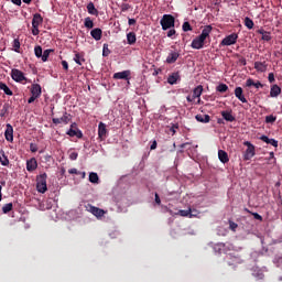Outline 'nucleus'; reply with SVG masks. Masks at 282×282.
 I'll list each match as a JSON object with an SVG mask.
<instances>
[{"mask_svg":"<svg viewBox=\"0 0 282 282\" xmlns=\"http://www.w3.org/2000/svg\"><path fill=\"white\" fill-rule=\"evenodd\" d=\"M210 32H213L212 25H206L204 30L202 31L200 35L196 36L191 44V47L193 50H202L204 48V44L206 43V40L210 37Z\"/></svg>","mask_w":282,"mask_h":282,"instance_id":"nucleus-1","label":"nucleus"},{"mask_svg":"<svg viewBox=\"0 0 282 282\" xmlns=\"http://www.w3.org/2000/svg\"><path fill=\"white\" fill-rule=\"evenodd\" d=\"M160 25L163 31L166 32V30H171L175 28V17L171 14H164L162 19L160 20Z\"/></svg>","mask_w":282,"mask_h":282,"instance_id":"nucleus-2","label":"nucleus"},{"mask_svg":"<svg viewBox=\"0 0 282 282\" xmlns=\"http://www.w3.org/2000/svg\"><path fill=\"white\" fill-rule=\"evenodd\" d=\"M36 191L37 193H47V173L36 176Z\"/></svg>","mask_w":282,"mask_h":282,"instance_id":"nucleus-3","label":"nucleus"},{"mask_svg":"<svg viewBox=\"0 0 282 282\" xmlns=\"http://www.w3.org/2000/svg\"><path fill=\"white\" fill-rule=\"evenodd\" d=\"M86 209L88 213H91L97 219H100L107 215V212L105 209H100L99 207H96L91 204L86 205Z\"/></svg>","mask_w":282,"mask_h":282,"instance_id":"nucleus-4","label":"nucleus"},{"mask_svg":"<svg viewBox=\"0 0 282 282\" xmlns=\"http://www.w3.org/2000/svg\"><path fill=\"white\" fill-rule=\"evenodd\" d=\"M11 78L15 83H23V80H28V77H25V74L19 68L11 69Z\"/></svg>","mask_w":282,"mask_h":282,"instance_id":"nucleus-5","label":"nucleus"},{"mask_svg":"<svg viewBox=\"0 0 282 282\" xmlns=\"http://www.w3.org/2000/svg\"><path fill=\"white\" fill-rule=\"evenodd\" d=\"M53 124H69L72 122V116L65 111L61 118H53Z\"/></svg>","mask_w":282,"mask_h":282,"instance_id":"nucleus-6","label":"nucleus"},{"mask_svg":"<svg viewBox=\"0 0 282 282\" xmlns=\"http://www.w3.org/2000/svg\"><path fill=\"white\" fill-rule=\"evenodd\" d=\"M243 144L245 147H247V150L245 151L243 154V160H252V158H254L256 155L254 145L249 141H246Z\"/></svg>","mask_w":282,"mask_h":282,"instance_id":"nucleus-7","label":"nucleus"},{"mask_svg":"<svg viewBox=\"0 0 282 282\" xmlns=\"http://www.w3.org/2000/svg\"><path fill=\"white\" fill-rule=\"evenodd\" d=\"M237 39H239V35H237V33H232L230 35H227L225 39H223L220 45H226V46L235 45V43H237Z\"/></svg>","mask_w":282,"mask_h":282,"instance_id":"nucleus-8","label":"nucleus"},{"mask_svg":"<svg viewBox=\"0 0 282 282\" xmlns=\"http://www.w3.org/2000/svg\"><path fill=\"white\" fill-rule=\"evenodd\" d=\"M130 76H131V70H123V72L115 73L112 78L115 80H129Z\"/></svg>","mask_w":282,"mask_h":282,"instance_id":"nucleus-9","label":"nucleus"},{"mask_svg":"<svg viewBox=\"0 0 282 282\" xmlns=\"http://www.w3.org/2000/svg\"><path fill=\"white\" fill-rule=\"evenodd\" d=\"M259 140L262 142H265V144H271V147H274V149L279 148V141L276 139H270L268 135L262 134Z\"/></svg>","mask_w":282,"mask_h":282,"instance_id":"nucleus-10","label":"nucleus"},{"mask_svg":"<svg viewBox=\"0 0 282 282\" xmlns=\"http://www.w3.org/2000/svg\"><path fill=\"white\" fill-rule=\"evenodd\" d=\"M4 138L8 142H12L14 140V129L12 126L9 123L7 124V130L4 132Z\"/></svg>","mask_w":282,"mask_h":282,"instance_id":"nucleus-11","label":"nucleus"},{"mask_svg":"<svg viewBox=\"0 0 282 282\" xmlns=\"http://www.w3.org/2000/svg\"><path fill=\"white\" fill-rule=\"evenodd\" d=\"M177 58H180V53L175 52V51H172V52L169 53V55L166 57V63L169 65H173V63L177 62Z\"/></svg>","mask_w":282,"mask_h":282,"instance_id":"nucleus-12","label":"nucleus"},{"mask_svg":"<svg viewBox=\"0 0 282 282\" xmlns=\"http://www.w3.org/2000/svg\"><path fill=\"white\" fill-rule=\"evenodd\" d=\"M36 169H39V163L36 162V160L34 158L26 161V171L32 173V171H36Z\"/></svg>","mask_w":282,"mask_h":282,"instance_id":"nucleus-13","label":"nucleus"},{"mask_svg":"<svg viewBox=\"0 0 282 282\" xmlns=\"http://www.w3.org/2000/svg\"><path fill=\"white\" fill-rule=\"evenodd\" d=\"M66 135H69V138H78V140L83 139V131L80 129H69L66 132Z\"/></svg>","mask_w":282,"mask_h":282,"instance_id":"nucleus-14","label":"nucleus"},{"mask_svg":"<svg viewBox=\"0 0 282 282\" xmlns=\"http://www.w3.org/2000/svg\"><path fill=\"white\" fill-rule=\"evenodd\" d=\"M98 137L100 140H105V138H107V124L104 122H100L98 126Z\"/></svg>","mask_w":282,"mask_h":282,"instance_id":"nucleus-15","label":"nucleus"},{"mask_svg":"<svg viewBox=\"0 0 282 282\" xmlns=\"http://www.w3.org/2000/svg\"><path fill=\"white\" fill-rule=\"evenodd\" d=\"M218 159L223 164H228L230 162V158L228 156V152L224 150H218Z\"/></svg>","mask_w":282,"mask_h":282,"instance_id":"nucleus-16","label":"nucleus"},{"mask_svg":"<svg viewBox=\"0 0 282 282\" xmlns=\"http://www.w3.org/2000/svg\"><path fill=\"white\" fill-rule=\"evenodd\" d=\"M90 36H93L95 41H100V39H102V29L100 28L93 29L90 31Z\"/></svg>","mask_w":282,"mask_h":282,"instance_id":"nucleus-17","label":"nucleus"},{"mask_svg":"<svg viewBox=\"0 0 282 282\" xmlns=\"http://www.w3.org/2000/svg\"><path fill=\"white\" fill-rule=\"evenodd\" d=\"M235 96L240 100V102H248V99L243 96V88L241 87H236L235 89Z\"/></svg>","mask_w":282,"mask_h":282,"instance_id":"nucleus-18","label":"nucleus"},{"mask_svg":"<svg viewBox=\"0 0 282 282\" xmlns=\"http://www.w3.org/2000/svg\"><path fill=\"white\" fill-rule=\"evenodd\" d=\"M270 96L271 98H279V96H281V88L279 85L274 84L271 86Z\"/></svg>","mask_w":282,"mask_h":282,"instance_id":"nucleus-19","label":"nucleus"},{"mask_svg":"<svg viewBox=\"0 0 282 282\" xmlns=\"http://www.w3.org/2000/svg\"><path fill=\"white\" fill-rule=\"evenodd\" d=\"M246 87H256V89H260V87H263V84L259 80L254 82V79L248 78L246 80Z\"/></svg>","mask_w":282,"mask_h":282,"instance_id":"nucleus-20","label":"nucleus"},{"mask_svg":"<svg viewBox=\"0 0 282 282\" xmlns=\"http://www.w3.org/2000/svg\"><path fill=\"white\" fill-rule=\"evenodd\" d=\"M31 94H32V96L41 98V94H42L41 85L33 84L32 87H31Z\"/></svg>","mask_w":282,"mask_h":282,"instance_id":"nucleus-21","label":"nucleus"},{"mask_svg":"<svg viewBox=\"0 0 282 282\" xmlns=\"http://www.w3.org/2000/svg\"><path fill=\"white\" fill-rule=\"evenodd\" d=\"M41 23H43V17L41 13H35L32 19V28H39Z\"/></svg>","mask_w":282,"mask_h":282,"instance_id":"nucleus-22","label":"nucleus"},{"mask_svg":"<svg viewBox=\"0 0 282 282\" xmlns=\"http://www.w3.org/2000/svg\"><path fill=\"white\" fill-rule=\"evenodd\" d=\"M177 80H180V73H173L167 77L169 85H177Z\"/></svg>","mask_w":282,"mask_h":282,"instance_id":"nucleus-23","label":"nucleus"},{"mask_svg":"<svg viewBox=\"0 0 282 282\" xmlns=\"http://www.w3.org/2000/svg\"><path fill=\"white\" fill-rule=\"evenodd\" d=\"M195 118L197 122H202L203 124H208V122H210L209 115H196Z\"/></svg>","mask_w":282,"mask_h":282,"instance_id":"nucleus-24","label":"nucleus"},{"mask_svg":"<svg viewBox=\"0 0 282 282\" xmlns=\"http://www.w3.org/2000/svg\"><path fill=\"white\" fill-rule=\"evenodd\" d=\"M221 117L226 122H235L236 118L232 116V111H221Z\"/></svg>","mask_w":282,"mask_h":282,"instance_id":"nucleus-25","label":"nucleus"},{"mask_svg":"<svg viewBox=\"0 0 282 282\" xmlns=\"http://www.w3.org/2000/svg\"><path fill=\"white\" fill-rule=\"evenodd\" d=\"M254 69L261 73L267 72L268 64H265V62H254Z\"/></svg>","mask_w":282,"mask_h":282,"instance_id":"nucleus-26","label":"nucleus"},{"mask_svg":"<svg viewBox=\"0 0 282 282\" xmlns=\"http://www.w3.org/2000/svg\"><path fill=\"white\" fill-rule=\"evenodd\" d=\"M204 93V86L198 85L193 89V98H202V94Z\"/></svg>","mask_w":282,"mask_h":282,"instance_id":"nucleus-27","label":"nucleus"},{"mask_svg":"<svg viewBox=\"0 0 282 282\" xmlns=\"http://www.w3.org/2000/svg\"><path fill=\"white\" fill-rule=\"evenodd\" d=\"M181 217H189V219H193L195 215H193V209H181L177 213Z\"/></svg>","mask_w":282,"mask_h":282,"instance_id":"nucleus-28","label":"nucleus"},{"mask_svg":"<svg viewBox=\"0 0 282 282\" xmlns=\"http://www.w3.org/2000/svg\"><path fill=\"white\" fill-rule=\"evenodd\" d=\"M86 8H87L88 14H93L94 17H98V9H96V6H94V2H89Z\"/></svg>","mask_w":282,"mask_h":282,"instance_id":"nucleus-29","label":"nucleus"},{"mask_svg":"<svg viewBox=\"0 0 282 282\" xmlns=\"http://www.w3.org/2000/svg\"><path fill=\"white\" fill-rule=\"evenodd\" d=\"M231 261H228V265H239L243 263L240 257L237 256H229Z\"/></svg>","mask_w":282,"mask_h":282,"instance_id":"nucleus-30","label":"nucleus"},{"mask_svg":"<svg viewBox=\"0 0 282 282\" xmlns=\"http://www.w3.org/2000/svg\"><path fill=\"white\" fill-rule=\"evenodd\" d=\"M135 41H138V37L135 36L134 32H130L127 34L128 45H135Z\"/></svg>","mask_w":282,"mask_h":282,"instance_id":"nucleus-31","label":"nucleus"},{"mask_svg":"<svg viewBox=\"0 0 282 282\" xmlns=\"http://www.w3.org/2000/svg\"><path fill=\"white\" fill-rule=\"evenodd\" d=\"M0 163L2 166H8V164H10V160H8V156L3 150H0Z\"/></svg>","mask_w":282,"mask_h":282,"instance_id":"nucleus-32","label":"nucleus"},{"mask_svg":"<svg viewBox=\"0 0 282 282\" xmlns=\"http://www.w3.org/2000/svg\"><path fill=\"white\" fill-rule=\"evenodd\" d=\"M0 89H1V91H4L6 96H12L13 95L10 87H8V85L3 82H0Z\"/></svg>","mask_w":282,"mask_h":282,"instance_id":"nucleus-33","label":"nucleus"},{"mask_svg":"<svg viewBox=\"0 0 282 282\" xmlns=\"http://www.w3.org/2000/svg\"><path fill=\"white\" fill-rule=\"evenodd\" d=\"M89 182L91 184H98L100 182V177H98V173L96 172H90L89 173Z\"/></svg>","mask_w":282,"mask_h":282,"instance_id":"nucleus-34","label":"nucleus"},{"mask_svg":"<svg viewBox=\"0 0 282 282\" xmlns=\"http://www.w3.org/2000/svg\"><path fill=\"white\" fill-rule=\"evenodd\" d=\"M52 52H54V50H45L43 53H42V62L43 63H47V59L50 58V54H52Z\"/></svg>","mask_w":282,"mask_h":282,"instance_id":"nucleus-35","label":"nucleus"},{"mask_svg":"<svg viewBox=\"0 0 282 282\" xmlns=\"http://www.w3.org/2000/svg\"><path fill=\"white\" fill-rule=\"evenodd\" d=\"M84 25L88 30H91L94 28V20H91V18H89V17L85 18Z\"/></svg>","mask_w":282,"mask_h":282,"instance_id":"nucleus-36","label":"nucleus"},{"mask_svg":"<svg viewBox=\"0 0 282 282\" xmlns=\"http://www.w3.org/2000/svg\"><path fill=\"white\" fill-rule=\"evenodd\" d=\"M74 61L77 65H83V63H85V57H83V55H80V53H76Z\"/></svg>","mask_w":282,"mask_h":282,"instance_id":"nucleus-37","label":"nucleus"},{"mask_svg":"<svg viewBox=\"0 0 282 282\" xmlns=\"http://www.w3.org/2000/svg\"><path fill=\"white\" fill-rule=\"evenodd\" d=\"M216 91H219V94H226V91H228V85L226 84H219L216 87Z\"/></svg>","mask_w":282,"mask_h":282,"instance_id":"nucleus-38","label":"nucleus"},{"mask_svg":"<svg viewBox=\"0 0 282 282\" xmlns=\"http://www.w3.org/2000/svg\"><path fill=\"white\" fill-rule=\"evenodd\" d=\"M9 110H10V105L4 104L2 109L0 110L1 118H6V116H8Z\"/></svg>","mask_w":282,"mask_h":282,"instance_id":"nucleus-39","label":"nucleus"},{"mask_svg":"<svg viewBox=\"0 0 282 282\" xmlns=\"http://www.w3.org/2000/svg\"><path fill=\"white\" fill-rule=\"evenodd\" d=\"M34 54H35L36 58H42L43 47H41V45L35 46L34 47Z\"/></svg>","mask_w":282,"mask_h":282,"instance_id":"nucleus-40","label":"nucleus"},{"mask_svg":"<svg viewBox=\"0 0 282 282\" xmlns=\"http://www.w3.org/2000/svg\"><path fill=\"white\" fill-rule=\"evenodd\" d=\"M245 25L248 30H252V28H254V22L250 18H245Z\"/></svg>","mask_w":282,"mask_h":282,"instance_id":"nucleus-41","label":"nucleus"},{"mask_svg":"<svg viewBox=\"0 0 282 282\" xmlns=\"http://www.w3.org/2000/svg\"><path fill=\"white\" fill-rule=\"evenodd\" d=\"M14 205H12V203L6 204L2 207V213H4V215H8V213H10L12 210Z\"/></svg>","mask_w":282,"mask_h":282,"instance_id":"nucleus-42","label":"nucleus"},{"mask_svg":"<svg viewBox=\"0 0 282 282\" xmlns=\"http://www.w3.org/2000/svg\"><path fill=\"white\" fill-rule=\"evenodd\" d=\"M265 122L267 124H274V122H276V117L273 115H269L265 117Z\"/></svg>","mask_w":282,"mask_h":282,"instance_id":"nucleus-43","label":"nucleus"},{"mask_svg":"<svg viewBox=\"0 0 282 282\" xmlns=\"http://www.w3.org/2000/svg\"><path fill=\"white\" fill-rule=\"evenodd\" d=\"M109 54H111V50H109V44H104L102 56L107 57L109 56Z\"/></svg>","mask_w":282,"mask_h":282,"instance_id":"nucleus-44","label":"nucleus"},{"mask_svg":"<svg viewBox=\"0 0 282 282\" xmlns=\"http://www.w3.org/2000/svg\"><path fill=\"white\" fill-rule=\"evenodd\" d=\"M237 228H239V225H237V223L229 220V230H231L232 232H237Z\"/></svg>","mask_w":282,"mask_h":282,"instance_id":"nucleus-45","label":"nucleus"},{"mask_svg":"<svg viewBox=\"0 0 282 282\" xmlns=\"http://www.w3.org/2000/svg\"><path fill=\"white\" fill-rule=\"evenodd\" d=\"M262 41H267V43H269V41H272V33L270 32H265L262 37H261Z\"/></svg>","mask_w":282,"mask_h":282,"instance_id":"nucleus-46","label":"nucleus"},{"mask_svg":"<svg viewBox=\"0 0 282 282\" xmlns=\"http://www.w3.org/2000/svg\"><path fill=\"white\" fill-rule=\"evenodd\" d=\"M182 28H183V32H192L193 31V26H191L189 22H184Z\"/></svg>","mask_w":282,"mask_h":282,"instance_id":"nucleus-47","label":"nucleus"},{"mask_svg":"<svg viewBox=\"0 0 282 282\" xmlns=\"http://www.w3.org/2000/svg\"><path fill=\"white\" fill-rule=\"evenodd\" d=\"M13 47L14 52H20L19 50H21V42L19 41V39L13 40Z\"/></svg>","mask_w":282,"mask_h":282,"instance_id":"nucleus-48","label":"nucleus"},{"mask_svg":"<svg viewBox=\"0 0 282 282\" xmlns=\"http://www.w3.org/2000/svg\"><path fill=\"white\" fill-rule=\"evenodd\" d=\"M268 160L269 162H271V164H276V158H274V152L269 153Z\"/></svg>","mask_w":282,"mask_h":282,"instance_id":"nucleus-49","label":"nucleus"},{"mask_svg":"<svg viewBox=\"0 0 282 282\" xmlns=\"http://www.w3.org/2000/svg\"><path fill=\"white\" fill-rule=\"evenodd\" d=\"M30 151L31 153H36V151H39V145H36V143H30Z\"/></svg>","mask_w":282,"mask_h":282,"instance_id":"nucleus-50","label":"nucleus"},{"mask_svg":"<svg viewBox=\"0 0 282 282\" xmlns=\"http://www.w3.org/2000/svg\"><path fill=\"white\" fill-rule=\"evenodd\" d=\"M154 202L160 206L162 204V199H160V195L158 193L154 194Z\"/></svg>","mask_w":282,"mask_h":282,"instance_id":"nucleus-51","label":"nucleus"},{"mask_svg":"<svg viewBox=\"0 0 282 282\" xmlns=\"http://www.w3.org/2000/svg\"><path fill=\"white\" fill-rule=\"evenodd\" d=\"M69 160H78V152H70L69 153Z\"/></svg>","mask_w":282,"mask_h":282,"instance_id":"nucleus-52","label":"nucleus"},{"mask_svg":"<svg viewBox=\"0 0 282 282\" xmlns=\"http://www.w3.org/2000/svg\"><path fill=\"white\" fill-rule=\"evenodd\" d=\"M252 216H253V219H257L258 221H263V217L258 213H253Z\"/></svg>","mask_w":282,"mask_h":282,"instance_id":"nucleus-53","label":"nucleus"},{"mask_svg":"<svg viewBox=\"0 0 282 282\" xmlns=\"http://www.w3.org/2000/svg\"><path fill=\"white\" fill-rule=\"evenodd\" d=\"M268 80H269V83H274L276 80L274 78V73H269Z\"/></svg>","mask_w":282,"mask_h":282,"instance_id":"nucleus-54","label":"nucleus"},{"mask_svg":"<svg viewBox=\"0 0 282 282\" xmlns=\"http://www.w3.org/2000/svg\"><path fill=\"white\" fill-rule=\"evenodd\" d=\"M33 29H32V34H33V36H39V33H40V31H39V26H32Z\"/></svg>","mask_w":282,"mask_h":282,"instance_id":"nucleus-55","label":"nucleus"},{"mask_svg":"<svg viewBox=\"0 0 282 282\" xmlns=\"http://www.w3.org/2000/svg\"><path fill=\"white\" fill-rule=\"evenodd\" d=\"M175 34H176L175 29H171V30L167 32L169 39H172L173 36H175Z\"/></svg>","mask_w":282,"mask_h":282,"instance_id":"nucleus-56","label":"nucleus"},{"mask_svg":"<svg viewBox=\"0 0 282 282\" xmlns=\"http://www.w3.org/2000/svg\"><path fill=\"white\" fill-rule=\"evenodd\" d=\"M62 66H63V69H65V72L69 69V64L67 63V61H62Z\"/></svg>","mask_w":282,"mask_h":282,"instance_id":"nucleus-57","label":"nucleus"},{"mask_svg":"<svg viewBox=\"0 0 282 282\" xmlns=\"http://www.w3.org/2000/svg\"><path fill=\"white\" fill-rule=\"evenodd\" d=\"M70 175H78V170L76 167L68 170Z\"/></svg>","mask_w":282,"mask_h":282,"instance_id":"nucleus-58","label":"nucleus"},{"mask_svg":"<svg viewBox=\"0 0 282 282\" xmlns=\"http://www.w3.org/2000/svg\"><path fill=\"white\" fill-rule=\"evenodd\" d=\"M151 151H155V149H158V141H153L151 147H150Z\"/></svg>","mask_w":282,"mask_h":282,"instance_id":"nucleus-59","label":"nucleus"},{"mask_svg":"<svg viewBox=\"0 0 282 282\" xmlns=\"http://www.w3.org/2000/svg\"><path fill=\"white\" fill-rule=\"evenodd\" d=\"M36 98H39V97H35L34 95H32V96L28 99L29 105H32V102H34V100H36Z\"/></svg>","mask_w":282,"mask_h":282,"instance_id":"nucleus-60","label":"nucleus"},{"mask_svg":"<svg viewBox=\"0 0 282 282\" xmlns=\"http://www.w3.org/2000/svg\"><path fill=\"white\" fill-rule=\"evenodd\" d=\"M186 100H187V102H191L192 105H193V102H195V98H193V95H192V96L188 95V96L186 97Z\"/></svg>","mask_w":282,"mask_h":282,"instance_id":"nucleus-61","label":"nucleus"},{"mask_svg":"<svg viewBox=\"0 0 282 282\" xmlns=\"http://www.w3.org/2000/svg\"><path fill=\"white\" fill-rule=\"evenodd\" d=\"M135 23H137L135 19L128 20V25H135Z\"/></svg>","mask_w":282,"mask_h":282,"instance_id":"nucleus-62","label":"nucleus"},{"mask_svg":"<svg viewBox=\"0 0 282 282\" xmlns=\"http://www.w3.org/2000/svg\"><path fill=\"white\" fill-rule=\"evenodd\" d=\"M239 63L241 64V65H243V66H246L248 63L246 62V57H241L240 59H239Z\"/></svg>","mask_w":282,"mask_h":282,"instance_id":"nucleus-63","label":"nucleus"},{"mask_svg":"<svg viewBox=\"0 0 282 282\" xmlns=\"http://www.w3.org/2000/svg\"><path fill=\"white\" fill-rule=\"evenodd\" d=\"M14 6H21V0H11Z\"/></svg>","mask_w":282,"mask_h":282,"instance_id":"nucleus-64","label":"nucleus"}]
</instances>
